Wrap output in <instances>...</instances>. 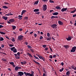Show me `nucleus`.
<instances>
[{
    "instance_id": "64",
    "label": "nucleus",
    "mask_w": 76,
    "mask_h": 76,
    "mask_svg": "<svg viewBox=\"0 0 76 76\" xmlns=\"http://www.w3.org/2000/svg\"><path fill=\"white\" fill-rule=\"evenodd\" d=\"M74 70H76V67H75L74 68Z\"/></svg>"
},
{
    "instance_id": "62",
    "label": "nucleus",
    "mask_w": 76,
    "mask_h": 76,
    "mask_svg": "<svg viewBox=\"0 0 76 76\" xmlns=\"http://www.w3.org/2000/svg\"><path fill=\"white\" fill-rule=\"evenodd\" d=\"M43 1L45 2V1H48V0H42Z\"/></svg>"
},
{
    "instance_id": "61",
    "label": "nucleus",
    "mask_w": 76,
    "mask_h": 76,
    "mask_svg": "<svg viewBox=\"0 0 76 76\" xmlns=\"http://www.w3.org/2000/svg\"><path fill=\"white\" fill-rule=\"evenodd\" d=\"M61 65L63 66V65H64V63H63V62L61 63Z\"/></svg>"
},
{
    "instance_id": "43",
    "label": "nucleus",
    "mask_w": 76,
    "mask_h": 76,
    "mask_svg": "<svg viewBox=\"0 0 76 76\" xmlns=\"http://www.w3.org/2000/svg\"><path fill=\"white\" fill-rule=\"evenodd\" d=\"M42 47H43V48H45L47 47V45H43L42 46Z\"/></svg>"
},
{
    "instance_id": "63",
    "label": "nucleus",
    "mask_w": 76,
    "mask_h": 76,
    "mask_svg": "<svg viewBox=\"0 0 76 76\" xmlns=\"http://www.w3.org/2000/svg\"><path fill=\"white\" fill-rule=\"evenodd\" d=\"M2 27H3V26H2V25H0V28H2Z\"/></svg>"
},
{
    "instance_id": "50",
    "label": "nucleus",
    "mask_w": 76,
    "mask_h": 76,
    "mask_svg": "<svg viewBox=\"0 0 76 76\" xmlns=\"http://www.w3.org/2000/svg\"><path fill=\"white\" fill-rule=\"evenodd\" d=\"M42 38H43V37L42 36H41L40 37V39H42Z\"/></svg>"
},
{
    "instance_id": "53",
    "label": "nucleus",
    "mask_w": 76,
    "mask_h": 76,
    "mask_svg": "<svg viewBox=\"0 0 76 76\" xmlns=\"http://www.w3.org/2000/svg\"><path fill=\"white\" fill-rule=\"evenodd\" d=\"M43 76H47V75H46V74L44 73L43 75Z\"/></svg>"
},
{
    "instance_id": "14",
    "label": "nucleus",
    "mask_w": 76,
    "mask_h": 76,
    "mask_svg": "<svg viewBox=\"0 0 76 76\" xmlns=\"http://www.w3.org/2000/svg\"><path fill=\"white\" fill-rule=\"evenodd\" d=\"M39 9H35L34 10V12H39Z\"/></svg>"
},
{
    "instance_id": "18",
    "label": "nucleus",
    "mask_w": 76,
    "mask_h": 76,
    "mask_svg": "<svg viewBox=\"0 0 76 76\" xmlns=\"http://www.w3.org/2000/svg\"><path fill=\"white\" fill-rule=\"evenodd\" d=\"M58 18V17L52 16L51 18V19H54V18Z\"/></svg>"
},
{
    "instance_id": "52",
    "label": "nucleus",
    "mask_w": 76,
    "mask_h": 76,
    "mask_svg": "<svg viewBox=\"0 0 76 76\" xmlns=\"http://www.w3.org/2000/svg\"><path fill=\"white\" fill-rule=\"evenodd\" d=\"M72 17L73 18H75V17H76V14L74 15H73Z\"/></svg>"
},
{
    "instance_id": "27",
    "label": "nucleus",
    "mask_w": 76,
    "mask_h": 76,
    "mask_svg": "<svg viewBox=\"0 0 76 76\" xmlns=\"http://www.w3.org/2000/svg\"><path fill=\"white\" fill-rule=\"evenodd\" d=\"M46 39L47 40H48V41H50V40H51V37H50V38L47 37L46 38Z\"/></svg>"
},
{
    "instance_id": "57",
    "label": "nucleus",
    "mask_w": 76,
    "mask_h": 76,
    "mask_svg": "<svg viewBox=\"0 0 76 76\" xmlns=\"http://www.w3.org/2000/svg\"><path fill=\"white\" fill-rule=\"evenodd\" d=\"M30 50L31 51V52H34V50L31 49H30Z\"/></svg>"
},
{
    "instance_id": "36",
    "label": "nucleus",
    "mask_w": 76,
    "mask_h": 76,
    "mask_svg": "<svg viewBox=\"0 0 76 76\" xmlns=\"http://www.w3.org/2000/svg\"><path fill=\"white\" fill-rule=\"evenodd\" d=\"M34 58H36V59H38V60H39V59L38 58V57L34 55Z\"/></svg>"
},
{
    "instance_id": "26",
    "label": "nucleus",
    "mask_w": 76,
    "mask_h": 76,
    "mask_svg": "<svg viewBox=\"0 0 76 76\" xmlns=\"http://www.w3.org/2000/svg\"><path fill=\"white\" fill-rule=\"evenodd\" d=\"M33 61L35 62V63H36V64H38V65H39V64H39V63L37 62H36V61H35V60H34Z\"/></svg>"
},
{
    "instance_id": "40",
    "label": "nucleus",
    "mask_w": 76,
    "mask_h": 76,
    "mask_svg": "<svg viewBox=\"0 0 76 76\" xmlns=\"http://www.w3.org/2000/svg\"><path fill=\"white\" fill-rule=\"evenodd\" d=\"M9 45L10 47H13L14 46L12 44H9Z\"/></svg>"
},
{
    "instance_id": "48",
    "label": "nucleus",
    "mask_w": 76,
    "mask_h": 76,
    "mask_svg": "<svg viewBox=\"0 0 76 76\" xmlns=\"http://www.w3.org/2000/svg\"><path fill=\"white\" fill-rule=\"evenodd\" d=\"M49 58H53V56L51 55H50L49 56Z\"/></svg>"
},
{
    "instance_id": "42",
    "label": "nucleus",
    "mask_w": 76,
    "mask_h": 76,
    "mask_svg": "<svg viewBox=\"0 0 76 76\" xmlns=\"http://www.w3.org/2000/svg\"><path fill=\"white\" fill-rule=\"evenodd\" d=\"M27 47L28 48H32V47L31 46H29V45H27Z\"/></svg>"
},
{
    "instance_id": "7",
    "label": "nucleus",
    "mask_w": 76,
    "mask_h": 76,
    "mask_svg": "<svg viewBox=\"0 0 76 76\" xmlns=\"http://www.w3.org/2000/svg\"><path fill=\"white\" fill-rule=\"evenodd\" d=\"M57 25H56V24H54L51 25L52 28H57Z\"/></svg>"
},
{
    "instance_id": "23",
    "label": "nucleus",
    "mask_w": 76,
    "mask_h": 76,
    "mask_svg": "<svg viewBox=\"0 0 76 76\" xmlns=\"http://www.w3.org/2000/svg\"><path fill=\"white\" fill-rule=\"evenodd\" d=\"M0 34H2V35H5V34H6L5 33L1 31H0Z\"/></svg>"
},
{
    "instance_id": "22",
    "label": "nucleus",
    "mask_w": 76,
    "mask_h": 76,
    "mask_svg": "<svg viewBox=\"0 0 76 76\" xmlns=\"http://www.w3.org/2000/svg\"><path fill=\"white\" fill-rule=\"evenodd\" d=\"M12 28L13 29H16V27L15 26H12Z\"/></svg>"
},
{
    "instance_id": "29",
    "label": "nucleus",
    "mask_w": 76,
    "mask_h": 76,
    "mask_svg": "<svg viewBox=\"0 0 76 76\" xmlns=\"http://www.w3.org/2000/svg\"><path fill=\"white\" fill-rule=\"evenodd\" d=\"M3 8H4V9H8V7L6 6H3Z\"/></svg>"
},
{
    "instance_id": "56",
    "label": "nucleus",
    "mask_w": 76,
    "mask_h": 76,
    "mask_svg": "<svg viewBox=\"0 0 76 76\" xmlns=\"http://www.w3.org/2000/svg\"><path fill=\"white\" fill-rule=\"evenodd\" d=\"M20 63H21V64H22V65H23V64H24V63L23 62H20Z\"/></svg>"
},
{
    "instance_id": "31",
    "label": "nucleus",
    "mask_w": 76,
    "mask_h": 76,
    "mask_svg": "<svg viewBox=\"0 0 76 76\" xmlns=\"http://www.w3.org/2000/svg\"><path fill=\"white\" fill-rule=\"evenodd\" d=\"M2 61H6L7 60L6 59H4L3 58L1 59Z\"/></svg>"
},
{
    "instance_id": "13",
    "label": "nucleus",
    "mask_w": 76,
    "mask_h": 76,
    "mask_svg": "<svg viewBox=\"0 0 76 76\" xmlns=\"http://www.w3.org/2000/svg\"><path fill=\"white\" fill-rule=\"evenodd\" d=\"M2 19H4L5 20H7V17H6L4 16H3L2 18Z\"/></svg>"
},
{
    "instance_id": "59",
    "label": "nucleus",
    "mask_w": 76,
    "mask_h": 76,
    "mask_svg": "<svg viewBox=\"0 0 76 76\" xmlns=\"http://www.w3.org/2000/svg\"><path fill=\"white\" fill-rule=\"evenodd\" d=\"M1 47L2 48H4V45H2L1 46Z\"/></svg>"
},
{
    "instance_id": "9",
    "label": "nucleus",
    "mask_w": 76,
    "mask_h": 76,
    "mask_svg": "<svg viewBox=\"0 0 76 76\" xmlns=\"http://www.w3.org/2000/svg\"><path fill=\"white\" fill-rule=\"evenodd\" d=\"M14 55L15 56L16 58L17 59H18V58H19V56L18 55H17V54H14Z\"/></svg>"
},
{
    "instance_id": "17",
    "label": "nucleus",
    "mask_w": 76,
    "mask_h": 76,
    "mask_svg": "<svg viewBox=\"0 0 76 76\" xmlns=\"http://www.w3.org/2000/svg\"><path fill=\"white\" fill-rule=\"evenodd\" d=\"M26 12V10H23L22 11V12H21V15H23V14L25 12Z\"/></svg>"
},
{
    "instance_id": "58",
    "label": "nucleus",
    "mask_w": 76,
    "mask_h": 76,
    "mask_svg": "<svg viewBox=\"0 0 76 76\" xmlns=\"http://www.w3.org/2000/svg\"><path fill=\"white\" fill-rule=\"evenodd\" d=\"M4 4H9V3H7V2H5L4 3Z\"/></svg>"
},
{
    "instance_id": "51",
    "label": "nucleus",
    "mask_w": 76,
    "mask_h": 76,
    "mask_svg": "<svg viewBox=\"0 0 76 76\" xmlns=\"http://www.w3.org/2000/svg\"><path fill=\"white\" fill-rule=\"evenodd\" d=\"M71 67L72 69H74L75 68H74V66H73V65L72 66H71Z\"/></svg>"
},
{
    "instance_id": "19",
    "label": "nucleus",
    "mask_w": 76,
    "mask_h": 76,
    "mask_svg": "<svg viewBox=\"0 0 76 76\" xmlns=\"http://www.w3.org/2000/svg\"><path fill=\"white\" fill-rule=\"evenodd\" d=\"M58 23L59 24V25H62V24L63 23V22H61L60 21H58Z\"/></svg>"
},
{
    "instance_id": "6",
    "label": "nucleus",
    "mask_w": 76,
    "mask_h": 76,
    "mask_svg": "<svg viewBox=\"0 0 76 76\" xmlns=\"http://www.w3.org/2000/svg\"><path fill=\"white\" fill-rule=\"evenodd\" d=\"M21 69V67L17 66H16L15 68V71H18V70L19 69Z\"/></svg>"
},
{
    "instance_id": "3",
    "label": "nucleus",
    "mask_w": 76,
    "mask_h": 76,
    "mask_svg": "<svg viewBox=\"0 0 76 76\" xmlns=\"http://www.w3.org/2000/svg\"><path fill=\"white\" fill-rule=\"evenodd\" d=\"M37 56H38L39 58L40 59H41V60H43L44 61H45V59L42 56H41L39 55H37Z\"/></svg>"
},
{
    "instance_id": "32",
    "label": "nucleus",
    "mask_w": 76,
    "mask_h": 76,
    "mask_svg": "<svg viewBox=\"0 0 76 76\" xmlns=\"http://www.w3.org/2000/svg\"><path fill=\"white\" fill-rule=\"evenodd\" d=\"M13 52L14 53H16V52H17V50H16V49H15L13 50Z\"/></svg>"
},
{
    "instance_id": "30",
    "label": "nucleus",
    "mask_w": 76,
    "mask_h": 76,
    "mask_svg": "<svg viewBox=\"0 0 76 76\" xmlns=\"http://www.w3.org/2000/svg\"><path fill=\"white\" fill-rule=\"evenodd\" d=\"M27 54H28V56H30V57H33L32 55H31V54L29 53H27Z\"/></svg>"
},
{
    "instance_id": "41",
    "label": "nucleus",
    "mask_w": 76,
    "mask_h": 76,
    "mask_svg": "<svg viewBox=\"0 0 76 76\" xmlns=\"http://www.w3.org/2000/svg\"><path fill=\"white\" fill-rule=\"evenodd\" d=\"M12 42H15V40L14 38H12Z\"/></svg>"
},
{
    "instance_id": "60",
    "label": "nucleus",
    "mask_w": 76,
    "mask_h": 76,
    "mask_svg": "<svg viewBox=\"0 0 76 76\" xmlns=\"http://www.w3.org/2000/svg\"><path fill=\"white\" fill-rule=\"evenodd\" d=\"M56 55H54L53 56V58H54V57H56Z\"/></svg>"
},
{
    "instance_id": "4",
    "label": "nucleus",
    "mask_w": 76,
    "mask_h": 76,
    "mask_svg": "<svg viewBox=\"0 0 76 76\" xmlns=\"http://www.w3.org/2000/svg\"><path fill=\"white\" fill-rule=\"evenodd\" d=\"M18 75L20 76H23L24 75L23 72H18Z\"/></svg>"
},
{
    "instance_id": "49",
    "label": "nucleus",
    "mask_w": 76,
    "mask_h": 76,
    "mask_svg": "<svg viewBox=\"0 0 76 76\" xmlns=\"http://www.w3.org/2000/svg\"><path fill=\"white\" fill-rule=\"evenodd\" d=\"M48 50V48H45V51H47V50Z\"/></svg>"
},
{
    "instance_id": "20",
    "label": "nucleus",
    "mask_w": 76,
    "mask_h": 76,
    "mask_svg": "<svg viewBox=\"0 0 76 76\" xmlns=\"http://www.w3.org/2000/svg\"><path fill=\"white\" fill-rule=\"evenodd\" d=\"M66 74L67 76H69V75H70V72L67 71L66 72Z\"/></svg>"
},
{
    "instance_id": "47",
    "label": "nucleus",
    "mask_w": 76,
    "mask_h": 76,
    "mask_svg": "<svg viewBox=\"0 0 76 76\" xmlns=\"http://www.w3.org/2000/svg\"><path fill=\"white\" fill-rule=\"evenodd\" d=\"M50 33H47V37H50Z\"/></svg>"
},
{
    "instance_id": "1",
    "label": "nucleus",
    "mask_w": 76,
    "mask_h": 76,
    "mask_svg": "<svg viewBox=\"0 0 76 76\" xmlns=\"http://www.w3.org/2000/svg\"><path fill=\"white\" fill-rule=\"evenodd\" d=\"M23 36L22 35H20L18 37V39L19 41H21L23 39Z\"/></svg>"
},
{
    "instance_id": "44",
    "label": "nucleus",
    "mask_w": 76,
    "mask_h": 76,
    "mask_svg": "<svg viewBox=\"0 0 76 76\" xmlns=\"http://www.w3.org/2000/svg\"><path fill=\"white\" fill-rule=\"evenodd\" d=\"M22 17H23L22 16L20 15H18V18H22Z\"/></svg>"
},
{
    "instance_id": "45",
    "label": "nucleus",
    "mask_w": 76,
    "mask_h": 76,
    "mask_svg": "<svg viewBox=\"0 0 76 76\" xmlns=\"http://www.w3.org/2000/svg\"><path fill=\"white\" fill-rule=\"evenodd\" d=\"M64 47H65V48H68V46H67V45H64Z\"/></svg>"
},
{
    "instance_id": "15",
    "label": "nucleus",
    "mask_w": 76,
    "mask_h": 76,
    "mask_svg": "<svg viewBox=\"0 0 76 76\" xmlns=\"http://www.w3.org/2000/svg\"><path fill=\"white\" fill-rule=\"evenodd\" d=\"M58 15V13L57 12H55L53 13V15L57 16V15Z\"/></svg>"
},
{
    "instance_id": "55",
    "label": "nucleus",
    "mask_w": 76,
    "mask_h": 76,
    "mask_svg": "<svg viewBox=\"0 0 76 76\" xmlns=\"http://www.w3.org/2000/svg\"><path fill=\"white\" fill-rule=\"evenodd\" d=\"M35 14H37L38 15H39V12H36Z\"/></svg>"
},
{
    "instance_id": "28",
    "label": "nucleus",
    "mask_w": 76,
    "mask_h": 76,
    "mask_svg": "<svg viewBox=\"0 0 76 76\" xmlns=\"http://www.w3.org/2000/svg\"><path fill=\"white\" fill-rule=\"evenodd\" d=\"M63 70H64V68H62V69L59 70V72H62V71H63Z\"/></svg>"
},
{
    "instance_id": "46",
    "label": "nucleus",
    "mask_w": 76,
    "mask_h": 76,
    "mask_svg": "<svg viewBox=\"0 0 76 76\" xmlns=\"http://www.w3.org/2000/svg\"><path fill=\"white\" fill-rule=\"evenodd\" d=\"M50 3H54V1H52L51 0H50Z\"/></svg>"
},
{
    "instance_id": "16",
    "label": "nucleus",
    "mask_w": 76,
    "mask_h": 76,
    "mask_svg": "<svg viewBox=\"0 0 76 76\" xmlns=\"http://www.w3.org/2000/svg\"><path fill=\"white\" fill-rule=\"evenodd\" d=\"M24 74L26 75V76H29V73H27L26 72H24Z\"/></svg>"
},
{
    "instance_id": "24",
    "label": "nucleus",
    "mask_w": 76,
    "mask_h": 76,
    "mask_svg": "<svg viewBox=\"0 0 76 76\" xmlns=\"http://www.w3.org/2000/svg\"><path fill=\"white\" fill-rule=\"evenodd\" d=\"M10 15H13L12 14L9 13L8 14H7L5 15V16H10Z\"/></svg>"
},
{
    "instance_id": "39",
    "label": "nucleus",
    "mask_w": 76,
    "mask_h": 76,
    "mask_svg": "<svg viewBox=\"0 0 76 76\" xmlns=\"http://www.w3.org/2000/svg\"><path fill=\"white\" fill-rule=\"evenodd\" d=\"M10 64H11V65H13V64H14V63H13V62H11L10 63Z\"/></svg>"
},
{
    "instance_id": "37",
    "label": "nucleus",
    "mask_w": 76,
    "mask_h": 76,
    "mask_svg": "<svg viewBox=\"0 0 76 76\" xmlns=\"http://www.w3.org/2000/svg\"><path fill=\"white\" fill-rule=\"evenodd\" d=\"M17 55H18L19 57H20V53L19 52H18L17 53Z\"/></svg>"
},
{
    "instance_id": "10",
    "label": "nucleus",
    "mask_w": 76,
    "mask_h": 76,
    "mask_svg": "<svg viewBox=\"0 0 76 76\" xmlns=\"http://www.w3.org/2000/svg\"><path fill=\"white\" fill-rule=\"evenodd\" d=\"M34 71H32L31 72V74H30V73H29V75L28 76H34Z\"/></svg>"
},
{
    "instance_id": "33",
    "label": "nucleus",
    "mask_w": 76,
    "mask_h": 76,
    "mask_svg": "<svg viewBox=\"0 0 76 76\" xmlns=\"http://www.w3.org/2000/svg\"><path fill=\"white\" fill-rule=\"evenodd\" d=\"M4 40V39L3 37H1L0 38V41H3Z\"/></svg>"
},
{
    "instance_id": "54",
    "label": "nucleus",
    "mask_w": 76,
    "mask_h": 76,
    "mask_svg": "<svg viewBox=\"0 0 76 76\" xmlns=\"http://www.w3.org/2000/svg\"><path fill=\"white\" fill-rule=\"evenodd\" d=\"M37 34H34V36L35 37H37Z\"/></svg>"
},
{
    "instance_id": "2",
    "label": "nucleus",
    "mask_w": 76,
    "mask_h": 76,
    "mask_svg": "<svg viewBox=\"0 0 76 76\" xmlns=\"http://www.w3.org/2000/svg\"><path fill=\"white\" fill-rule=\"evenodd\" d=\"M76 46H74L73 47L70 51L71 52H75V51H76Z\"/></svg>"
},
{
    "instance_id": "11",
    "label": "nucleus",
    "mask_w": 76,
    "mask_h": 76,
    "mask_svg": "<svg viewBox=\"0 0 76 76\" xmlns=\"http://www.w3.org/2000/svg\"><path fill=\"white\" fill-rule=\"evenodd\" d=\"M9 21L11 22H15V20L13 19H10Z\"/></svg>"
},
{
    "instance_id": "34",
    "label": "nucleus",
    "mask_w": 76,
    "mask_h": 76,
    "mask_svg": "<svg viewBox=\"0 0 76 76\" xmlns=\"http://www.w3.org/2000/svg\"><path fill=\"white\" fill-rule=\"evenodd\" d=\"M56 9H60V7L59 6H57L56 7Z\"/></svg>"
},
{
    "instance_id": "5",
    "label": "nucleus",
    "mask_w": 76,
    "mask_h": 76,
    "mask_svg": "<svg viewBox=\"0 0 76 76\" xmlns=\"http://www.w3.org/2000/svg\"><path fill=\"white\" fill-rule=\"evenodd\" d=\"M47 5L46 4H45L43 5V10L44 11H45L46 10H47Z\"/></svg>"
},
{
    "instance_id": "38",
    "label": "nucleus",
    "mask_w": 76,
    "mask_h": 76,
    "mask_svg": "<svg viewBox=\"0 0 76 76\" xmlns=\"http://www.w3.org/2000/svg\"><path fill=\"white\" fill-rule=\"evenodd\" d=\"M24 19L28 20V17H24Z\"/></svg>"
},
{
    "instance_id": "8",
    "label": "nucleus",
    "mask_w": 76,
    "mask_h": 76,
    "mask_svg": "<svg viewBox=\"0 0 76 76\" xmlns=\"http://www.w3.org/2000/svg\"><path fill=\"white\" fill-rule=\"evenodd\" d=\"M67 10V8H63L61 10V12H64V11H66Z\"/></svg>"
},
{
    "instance_id": "25",
    "label": "nucleus",
    "mask_w": 76,
    "mask_h": 76,
    "mask_svg": "<svg viewBox=\"0 0 76 76\" xmlns=\"http://www.w3.org/2000/svg\"><path fill=\"white\" fill-rule=\"evenodd\" d=\"M15 47H13L11 48H10V49L11 50V51H13L14 50V49H15Z\"/></svg>"
},
{
    "instance_id": "12",
    "label": "nucleus",
    "mask_w": 76,
    "mask_h": 76,
    "mask_svg": "<svg viewBox=\"0 0 76 76\" xmlns=\"http://www.w3.org/2000/svg\"><path fill=\"white\" fill-rule=\"evenodd\" d=\"M66 39H67V41H70L72 39L71 38V37H69L68 38H66Z\"/></svg>"
},
{
    "instance_id": "35",
    "label": "nucleus",
    "mask_w": 76,
    "mask_h": 76,
    "mask_svg": "<svg viewBox=\"0 0 76 76\" xmlns=\"http://www.w3.org/2000/svg\"><path fill=\"white\" fill-rule=\"evenodd\" d=\"M76 11V9H75V10L74 11H72L71 12V13H74Z\"/></svg>"
},
{
    "instance_id": "21",
    "label": "nucleus",
    "mask_w": 76,
    "mask_h": 76,
    "mask_svg": "<svg viewBox=\"0 0 76 76\" xmlns=\"http://www.w3.org/2000/svg\"><path fill=\"white\" fill-rule=\"evenodd\" d=\"M39 1H36L34 3V5H36V4H38V3Z\"/></svg>"
}]
</instances>
